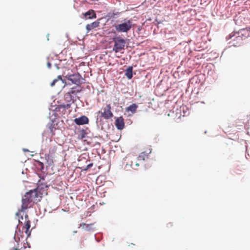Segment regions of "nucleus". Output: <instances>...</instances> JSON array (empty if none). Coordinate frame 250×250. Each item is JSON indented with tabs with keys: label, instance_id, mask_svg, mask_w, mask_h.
<instances>
[{
	"label": "nucleus",
	"instance_id": "obj_21",
	"mask_svg": "<svg viewBox=\"0 0 250 250\" xmlns=\"http://www.w3.org/2000/svg\"><path fill=\"white\" fill-rule=\"evenodd\" d=\"M47 65V66L48 68H51V64L50 62H48Z\"/></svg>",
	"mask_w": 250,
	"mask_h": 250
},
{
	"label": "nucleus",
	"instance_id": "obj_13",
	"mask_svg": "<svg viewBox=\"0 0 250 250\" xmlns=\"http://www.w3.org/2000/svg\"><path fill=\"white\" fill-rule=\"evenodd\" d=\"M82 91V88L80 85L73 87L71 88L70 90L68 91L71 94L76 95L78 93Z\"/></svg>",
	"mask_w": 250,
	"mask_h": 250
},
{
	"label": "nucleus",
	"instance_id": "obj_7",
	"mask_svg": "<svg viewBox=\"0 0 250 250\" xmlns=\"http://www.w3.org/2000/svg\"><path fill=\"white\" fill-rule=\"evenodd\" d=\"M88 119L85 116H82L74 119V122L78 125H83L88 123Z\"/></svg>",
	"mask_w": 250,
	"mask_h": 250
},
{
	"label": "nucleus",
	"instance_id": "obj_5",
	"mask_svg": "<svg viewBox=\"0 0 250 250\" xmlns=\"http://www.w3.org/2000/svg\"><path fill=\"white\" fill-rule=\"evenodd\" d=\"M111 107L110 104H107L106 107L103 108V111L99 113L101 114V117L104 119L107 120L113 117V114L111 110Z\"/></svg>",
	"mask_w": 250,
	"mask_h": 250
},
{
	"label": "nucleus",
	"instance_id": "obj_4",
	"mask_svg": "<svg viewBox=\"0 0 250 250\" xmlns=\"http://www.w3.org/2000/svg\"><path fill=\"white\" fill-rule=\"evenodd\" d=\"M65 78L68 80L71 81L73 83L76 84L77 85H80L83 82V80L81 76L79 73H75L72 74H67L65 76Z\"/></svg>",
	"mask_w": 250,
	"mask_h": 250
},
{
	"label": "nucleus",
	"instance_id": "obj_19",
	"mask_svg": "<svg viewBox=\"0 0 250 250\" xmlns=\"http://www.w3.org/2000/svg\"><path fill=\"white\" fill-rule=\"evenodd\" d=\"M139 163L138 162H135L134 167H133L134 169H136V167H138L139 166Z\"/></svg>",
	"mask_w": 250,
	"mask_h": 250
},
{
	"label": "nucleus",
	"instance_id": "obj_20",
	"mask_svg": "<svg viewBox=\"0 0 250 250\" xmlns=\"http://www.w3.org/2000/svg\"><path fill=\"white\" fill-rule=\"evenodd\" d=\"M172 226H173V225H172V223H169L167 224V227L168 228L171 227H172Z\"/></svg>",
	"mask_w": 250,
	"mask_h": 250
},
{
	"label": "nucleus",
	"instance_id": "obj_8",
	"mask_svg": "<svg viewBox=\"0 0 250 250\" xmlns=\"http://www.w3.org/2000/svg\"><path fill=\"white\" fill-rule=\"evenodd\" d=\"M84 17L85 19H91L96 18V15L93 10H89L87 12L83 14Z\"/></svg>",
	"mask_w": 250,
	"mask_h": 250
},
{
	"label": "nucleus",
	"instance_id": "obj_1",
	"mask_svg": "<svg viewBox=\"0 0 250 250\" xmlns=\"http://www.w3.org/2000/svg\"><path fill=\"white\" fill-rule=\"evenodd\" d=\"M42 193L39 191V188L27 192L22 198L21 208L16 213L19 217V225H24L23 228L25 229V232L28 236L30 235L29 229L31 227V222L26 213L23 217V215L20 216L21 213L24 212L28 208H32L35 203L40 202L42 198Z\"/></svg>",
	"mask_w": 250,
	"mask_h": 250
},
{
	"label": "nucleus",
	"instance_id": "obj_24",
	"mask_svg": "<svg viewBox=\"0 0 250 250\" xmlns=\"http://www.w3.org/2000/svg\"><path fill=\"white\" fill-rule=\"evenodd\" d=\"M133 162H131V166H133Z\"/></svg>",
	"mask_w": 250,
	"mask_h": 250
},
{
	"label": "nucleus",
	"instance_id": "obj_12",
	"mask_svg": "<svg viewBox=\"0 0 250 250\" xmlns=\"http://www.w3.org/2000/svg\"><path fill=\"white\" fill-rule=\"evenodd\" d=\"M151 152V149H149L148 152H142L138 156V157L137 158V161H139L140 160H142L143 161H145L146 158L147 157L148 154L149 153H150Z\"/></svg>",
	"mask_w": 250,
	"mask_h": 250
},
{
	"label": "nucleus",
	"instance_id": "obj_9",
	"mask_svg": "<svg viewBox=\"0 0 250 250\" xmlns=\"http://www.w3.org/2000/svg\"><path fill=\"white\" fill-rule=\"evenodd\" d=\"M100 25L99 21H95L90 24H88L86 25V29L87 33H88L92 29L98 27Z\"/></svg>",
	"mask_w": 250,
	"mask_h": 250
},
{
	"label": "nucleus",
	"instance_id": "obj_10",
	"mask_svg": "<svg viewBox=\"0 0 250 250\" xmlns=\"http://www.w3.org/2000/svg\"><path fill=\"white\" fill-rule=\"evenodd\" d=\"M64 100L68 103H73L75 101L74 96L71 94L69 92L65 94Z\"/></svg>",
	"mask_w": 250,
	"mask_h": 250
},
{
	"label": "nucleus",
	"instance_id": "obj_17",
	"mask_svg": "<svg viewBox=\"0 0 250 250\" xmlns=\"http://www.w3.org/2000/svg\"><path fill=\"white\" fill-rule=\"evenodd\" d=\"M93 166V164L90 163L87 165L85 168L83 169V170H87L88 169L90 168Z\"/></svg>",
	"mask_w": 250,
	"mask_h": 250
},
{
	"label": "nucleus",
	"instance_id": "obj_11",
	"mask_svg": "<svg viewBox=\"0 0 250 250\" xmlns=\"http://www.w3.org/2000/svg\"><path fill=\"white\" fill-rule=\"evenodd\" d=\"M233 42H236L232 43L233 45L235 46H238L240 45V44L242 42L243 38L241 36L238 35L235 37V38L233 40Z\"/></svg>",
	"mask_w": 250,
	"mask_h": 250
},
{
	"label": "nucleus",
	"instance_id": "obj_16",
	"mask_svg": "<svg viewBox=\"0 0 250 250\" xmlns=\"http://www.w3.org/2000/svg\"><path fill=\"white\" fill-rule=\"evenodd\" d=\"M137 107L136 104H133L127 107L126 111H131L132 113H134L136 111Z\"/></svg>",
	"mask_w": 250,
	"mask_h": 250
},
{
	"label": "nucleus",
	"instance_id": "obj_14",
	"mask_svg": "<svg viewBox=\"0 0 250 250\" xmlns=\"http://www.w3.org/2000/svg\"><path fill=\"white\" fill-rule=\"evenodd\" d=\"M65 83V84L63 86H65V83H66V82L63 80L62 78V76L61 75H59L57 77V78L55 79H54L53 82L51 83L50 84V85L51 86H53L55 85V84L57 83Z\"/></svg>",
	"mask_w": 250,
	"mask_h": 250
},
{
	"label": "nucleus",
	"instance_id": "obj_6",
	"mask_svg": "<svg viewBox=\"0 0 250 250\" xmlns=\"http://www.w3.org/2000/svg\"><path fill=\"white\" fill-rule=\"evenodd\" d=\"M117 128L119 130H122L125 127L124 119L123 117L117 118L115 122Z\"/></svg>",
	"mask_w": 250,
	"mask_h": 250
},
{
	"label": "nucleus",
	"instance_id": "obj_2",
	"mask_svg": "<svg viewBox=\"0 0 250 250\" xmlns=\"http://www.w3.org/2000/svg\"><path fill=\"white\" fill-rule=\"evenodd\" d=\"M132 21L131 20L125 19L124 21L114 26L118 32H128L132 27Z\"/></svg>",
	"mask_w": 250,
	"mask_h": 250
},
{
	"label": "nucleus",
	"instance_id": "obj_25",
	"mask_svg": "<svg viewBox=\"0 0 250 250\" xmlns=\"http://www.w3.org/2000/svg\"><path fill=\"white\" fill-rule=\"evenodd\" d=\"M74 233H77V231H74Z\"/></svg>",
	"mask_w": 250,
	"mask_h": 250
},
{
	"label": "nucleus",
	"instance_id": "obj_3",
	"mask_svg": "<svg viewBox=\"0 0 250 250\" xmlns=\"http://www.w3.org/2000/svg\"><path fill=\"white\" fill-rule=\"evenodd\" d=\"M114 45L113 47V50L116 53L124 49L125 44V41L120 37H116L113 39Z\"/></svg>",
	"mask_w": 250,
	"mask_h": 250
},
{
	"label": "nucleus",
	"instance_id": "obj_18",
	"mask_svg": "<svg viewBox=\"0 0 250 250\" xmlns=\"http://www.w3.org/2000/svg\"><path fill=\"white\" fill-rule=\"evenodd\" d=\"M47 163L49 165H52L53 163V160L52 159H49L47 161Z\"/></svg>",
	"mask_w": 250,
	"mask_h": 250
},
{
	"label": "nucleus",
	"instance_id": "obj_23",
	"mask_svg": "<svg viewBox=\"0 0 250 250\" xmlns=\"http://www.w3.org/2000/svg\"><path fill=\"white\" fill-rule=\"evenodd\" d=\"M66 107H70V104H67Z\"/></svg>",
	"mask_w": 250,
	"mask_h": 250
},
{
	"label": "nucleus",
	"instance_id": "obj_15",
	"mask_svg": "<svg viewBox=\"0 0 250 250\" xmlns=\"http://www.w3.org/2000/svg\"><path fill=\"white\" fill-rule=\"evenodd\" d=\"M125 75L128 79H131L132 77V67L129 66L125 70Z\"/></svg>",
	"mask_w": 250,
	"mask_h": 250
},
{
	"label": "nucleus",
	"instance_id": "obj_22",
	"mask_svg": "<svg viewBox=\"0 0 250 250\" xmlns=\"http://www.w3.org/2000/svg\"><path fill=\"white\" fill-rule=\"evenodd\" d=\"M21 249H19V248H14L12 250H21Z\"/></svg>",
	"mask_w": 250,
	"mask_h": 250
}]
</instances>
